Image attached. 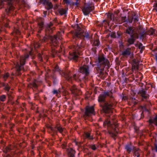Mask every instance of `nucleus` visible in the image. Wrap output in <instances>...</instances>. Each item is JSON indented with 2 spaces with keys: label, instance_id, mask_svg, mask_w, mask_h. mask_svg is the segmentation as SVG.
Here are the masks:
<instances>
[{
  "label": "nucleus",
  "instance_id": "obj_21",
  "mask_svg": "<svg viewBox=\"0 0 157 157\" xmlns=\"http://www.w3.org/2000/svg\"><path fill=\"white\" fill-rule=\"evenodd\" d=\"M125 147L127 152L129 153L131 152L132 150H133L135 148L131 144L126 145Z\"/></svg>",
  "mask_w": 157,
  "mask_h": 157
},
{
  "label": "nucleus",
  "instance_id": "obj_48",
  "mask_svg": "<svg viewBox=\"0 0 157 157\" xmlns=\"http://www.w3.org/2000/svg\"><path fill=\"white\" fill-rule=\"evenodd\" d=\"M38 57L40 60V61H42V56L40 54H39Z\"/></svg>",
  "mask_w": 157,
  "mask_h": 157
},
{
  "label": "nucleus",
  "instance_id": "obj_62",
  "mask_svg": "<svg viewBox=\"0 0 157 157\" xmlns=\"http://www.w3.org/2000/svg\"><path fill=\"white\" fill-rule=\"evenodd\" d=\"M55 2H56V1L57 0H53Z\"/></svg>",
  "mask_w": 157,
  "mask_h": 157
},
{
  "label": "nucleus",
  "instance_id": "obj_2",
  "mask_svg": "<svg viewBox=\"0 0 157 157\" xmlns=\"http://www.w3.org/2000/svg\"><path fill=\"white\" fill-rule=\"evenodd\" d=\"M103 124L104 126H107L109 134L112 137L115 138L117 133L118 125L114 120V119L111 121L106 120L104 122Z\"/></svg>",
  "mask_w": 157,
  "mask_h": 157
},
{
  "label": "nucleus",
  "instance_id": "obj_43",
  "mask_svg": "<svg viewBox=\"0 0 157 157\" xmlns=\"http://www.w3.org/2000/svg\"><path fill=\"white\" fill-rule=\"evenodd\" d=\"M89 147L94 150H95L97 149V148L95 145L94 144L90 145Z\"/></svg>",
  "mask_w": 157,
  "mask_h": 157
},
{
  "label": "nucleus",
  "instance_id": "obj_20",
  "mask_svg": "<svg viewBox=\"0 0 157 157\" xmlns=\"http://www.w3.org/2000/svg\"><path fill=\"white\" fill-rule=\"evenodd\" d=\"M140 152L141 151L139 149L135 147L133 150V155L135 157H139Z\"/></svg>",
  "mask_w": 157,
  "mask_h": 157
},
{
  "label": "nucleus",
  "instance_id": "obj_30",
  "mask_svg": "<svg viewBox=\"0 0 157 157\" xmlns=\"http://www.w3.org/2000/svg\"><path fill=\"white\" fill-rule=\"evenodd\" d=\"M126 17H122L121 18V20H119V21H117V23H118L119 24H121L122 22H125L126 21Z\"/></svg>",
  "mask_w": 157,
  "mask_h": 157
},
{
  "label": "nucleus",
  "instance_id": "obj_3",
  "mask_svg": "<svg viewBox=\"0 0 157 157\" xmlns=\"http://www.w3.org/2000/svg\"><path fill=\"white\" fill-rule=\"evenodd\" d=\"M14 0H0V9L6 8V14L10 16L14 8Z\"/></svg>",
  "mask_w": 157,
  "mask_h": 157
},
{
  "label": "nucleus",
  "instance_id": "obj_56",
  "mask_svg": "<svg viewBox=\"0 0 157 157\" xmlns=\"http://www.w3.org/2000/svg\"><path fill=\"white\" fill-rule=\"evenodd\" d=\"M57 20L56 18H55L53 20V21L54 22H57Z\"/></svg>",
  "mask_w": 157,
  "mask_h": 157
},
{
  "label": "nucleus",
  "instance_id": "obj_42",
  "mask_svg": "<svg viewBox=\"0 0 157 157\" xmlns=\"http://www.w3.org/2000/svg\"><path fill=\"white\" fill-rule=\"evenodd\" d=\"M76 2H73V5H75L77 6H78L79 5V3L80 0H75Z\"/></svg>",
  "mask_w": 157,
  "mask_h": 157
},
{
  "label": "nucleus",
  "instance_id": "obj_40",
  "mask_svg": "<svg viewBox=\"0 0 157 157\" xmlns=\"http://www.w3.org/2000/svg\"><path fill=\"white\" fill-rule=\"evenodd\" d=\"M9 74L8 73H7L5 74L3 76V78L4 80L6 81L9 77Z\"/></svg>",
  "mask_w": 157,
  "mask_h": 157
},
{
  "label": "nucleus",
  "instance_id": "obj_50",
  "mask_svg": "<svg viewBox=\"0 0 157 157\" xmlns=\"http://www.w3.org/2000/svg\"><path fill=\"white\" fill-rule=\"evenodd\" d=\"M138 17H136L134 18V22H136L138 21Z\"/></svg>",
  "mask_w": 157,
  "mask_h": 157
},
{
  "label": "nucleus",
  "instance_id": "obj_63",
  "mask_svg": "<svg viewBox=\"0 0 157 157\" xmlns=\"http://www.w3.org/2000/svg\"><path fill=\"white\" fill-rule=\"evenodd\" d=\"M56 53L57 52L56 51H55Z\"/></svg>",
  "mask_w": 157,
  "mask_h": 157
},
{
  "label": "nucleus",
  "instance_id": "obj_53",
  "mask_svg": "<svg viewBox=\"0 0 157 157\" xmlns=\"http://www.w3.org/2000/svg\"><path fill=\"white\" fill-rule=\"evenodd\" d=\"M7 94L9 98L10 99L11 97V95L9 93H7Z\"/></svg>",
  "mask_w": 157,
  "mask_h": 157
},
{
  "label": "nucleus",
  "instance_id": "obj_25",
  "mask_svg": "<svg viewBox=\"0 0 157 157\" xmlns=\"http://www.w3.org/2000/svg\"><path fill=\"white\" fill-rule=\"evenodd\" d=\"M2 85L4 87V90L9 92L10 87L9 86L8 84L6 83H2Z\"/></svg>",
  "mask_w": 157,
  "mask_h": 157
},
{
  "label": "nucleus",
  "instance_id": "obj_57",
  "mask_svg": "<svg viewBox=\"0 0 157 157\" xmlns=\"http://www.w3.org/2000/svg\"><path fill=\"white\" fill-rule=\"evenodd\" d=\"M155 9L156 10V11H157V3L155 5Z\"/></svg>",
  "mask_w": 157,
  "mask_h": 157
},
{
  "label": "nucleus",
  "instance_id": "obj_45",
  "mask_svg": "<svg viewBox=\"0 0 157 157\" xmlns=\"http://www.w3.org/2000/svg\"><path fill=\"white\" fill-rule=\"evenodd\" d=\"M133 18L131 17H128V21L130 23H132L133 20Z\"/></svg>",
  "mask_w": 157,
  "mask_h": 157
},
{
  "label": "nucleus",
  "instance_id": "obj_33",
  "mask_svg": "<svg viewBox=\"0 0 157 157\" xmlns=\"http://www.w3.org/2000/svg\"><path fill=\"white\" fill-rule=\"evenodd\" d=\"M67 12V11L64 9L62 8L59 10V13L61 15H63L65 14Z\"/></svg>",
  "mask_w": 157,
  "mask_h": 157
},
{
  "label": "nucleus",
  "instance_id": "obj_6",
  "mask_svg": "<svg viewBox=\"0 0 157 157\" xmlns=\"http://www.w3.org/2000/svg\"><path fill=\"white\" fill-rule=\"evenodd\" d=\"M97 67L101 71H103L105 67L107 66L109 67V63L108 60L103 56H100L98 57L97 62Z\"/></svg>",
  "mask_w": 157,
  "mask_h": 157
},
{
  "label": "nucleus",
  "instance_id": "obj_1",
  "mask_svg": "<svg viewBox=\"0 0 157 157\" xmlns=\"http://www.w3.org/2000/svg\"><path fill=\"white\" fill-rule=\"evenodd\" d=\"M112 93L111 91H107L104 92L103 94H100L98 98L99 102L102 103L100 104V106L102 108L104 112L106 113H112V108L114 106V104L111 101L105 102V100L107 96L112 97Z\"/></svg>",
  "mask_w": 157,
  "mask_h": 157
},
{
  "label": "nucleus",
  "instance_id": "obj_22",
  "mask_svg": "<svg viewBox=\"0 0 157 157\" xmlns=\"http://www.w3.org/2000/svg\"><path fill=\"white\" fill-rule=\"evenodd\" d=\"M2 19H3V23L4 24V25L5 27H9V19H7V17L6 16H5L4 17H2Z\"/></svg>",
  "mask_w": 157,
  "mask_h": 157
},
{
  "label": "nucleus",
  "instance_id": "obj_5",
  "mask_svg": "<svg viewBox=\"0 0 157 157\" xmlns=\"http://www.w3.org/2000/svg\"><path fill=\"white\" fill-rule=\"evenodd\" d=\"M84 47V44H82L80 45H78L76 46L74 45V48L75 50L73 52L70 53V58L75 61H77L79 56L80 55V53L78 51L83 50Z\"/></svg>",
  "mask_w": 157,
  "mask_h": 157
},
{
  "label": "nucleus",
  "instance_id": "obj_58",
  "mask_svg": "<svg viewBox=\"0 0 157 157\" xmlns=\"http://www.w3.org/2000/svg\"><path fill=\"white\" fill-rule=\"evenodd\" d=\"M126 99H127V97H124L123 98V100H125Z\"/></svg>",
  "mask_w": 157,
  "mask_h": 157
},
{
  "label": "nucleus",
  "instance_id": "obj_31",
  "mask_svg": "<svg viewBox=\"0 0 157 157\" xmlns=\"http://www.w3.org/2000/svg\"><path fill=\"white\" fill-rule=\"evenodd\" d=\"M137 31L138 33L142 36H144V32L143 33H141L142 31V28L141 27H139L137 29Z\"/></svg>",
  "mask_w": 157,
  "mask_h": 157
},
{
  "label": "nucleus",
  "instance_id": "obj_4",
  "mask_svg": "<svg viewBox=\"0 0 157 157\" xmlns=\"http://www.w3.org/2000/svg\"><path fill=\"white\" fill-rule=\"evenodd\" d=\"M75 28L76 29L75 32H73L74 38H82L84 37L87 39H90L92 38L93 34L88 32H83L81 30L80 27L78 24H77L75 25Z\"/></svg>",
  "mask_w": 157,
  "mask_h": 157
},
{
  "label": "nucleus",
  "instance_id": "obj_7",
  "mask_svg": "<svg viewBox=\"0 0 157 157\" xmlns=\"http://www.w3.org/2000/svg\"><path fill=\"white\" fill-rule=\"evenodd\" d=\"M61 75L69 82H71L72 79H74L75 81L77 82L80 81L81 79V78L80 77L81 75L80 73L74 74L73 75V78L70 75V73L68 72H62Z\"/></svg>",
  "mask_w": 157,
  "mask_h": 157
},
{
  "label": "nucleus",
  "instance_id": "obj_9",
  "mask_svg": "<svg viewBox=\"0 0 157 157\" xmlns=\"http://www.w3.org/2000/svg\"><path fill=\"white\" fill-rule=\"evenodd\" d=\"M52 25V24H51V25H48L46 28L45 30V36L43 39L41 40V42L42 43L47 42L48 40L49 39V38L51 36L50 35L53 32V29L51 28Z\"/></svg>",
  "mask_w": 157,
  "mask_h": 157
},
{
  "label": "nucleus",
  "instance_id": "obj_23",
  "mask_svg": "<svg viewBox=\"0 0 157 157\" xmlns=\"http://www.w3.org/2000/svg\"><path fill=\"white\" fill-rule=\"evenodd\" d=\"M75 151L72 148H70L69 150L68 155L69 157H75Z\"/></svg>",
  "mask_w": 157,
  "mask_h": 157
},
{
  "label": "nucleus",
  "instance_id": "obj_27",
  "mask_svg": "<svg viewBox=\"0 0 157 157\" xmlns=\"http://www.w3.org/2000/svg\"><path fill=\"white\" fill-rule=\"evenodd\" d=\"M94 39L93 45L95 46H98L100 44V42L98 39L97 37Z\"/></svg>",
  "mask_w": 157,
  "mask_h": 157
},
{
  "label": "nucleus",
  "instance_id": "obj_44",
  "mask_svg": "<svg viewBox=\"0 0 157 157\" xmlns=\"http://www.w3.org/2000/svg\"><path fill=\"white\" fill-rule=\"evenodd\" d=\"M63 3L67 5H69L70 3V0H63Z\"/></svg>",
  "mask_w": 157,
  "mask_h": 157
},
{
  "label": "nucleus",
  "instance_id": "obj_46",
  "mask_svg": "<svg viewBox=\"0 0 157 157\" xmlns=\"http://www.w3.org/2000/svg\"><path fill=\"white\" fill-rule=\"evenodd\" d=\"M14 32L15 33H16L17 35H19L20 33V32L19 30L17 29H15L14 30Z\"/></svg>",
  "mask_w": 157,
  "mask_h": 157
},
{
  "label": "nucleus",
  "instance_id": "obj_24",
  "mask_svg": "<svg viewBox=\"0 0 157 157\" xmlns=\"http://www.w3.org/2000/svg\"><path fill=\"white\" fill-rule=\"evenodd\" d=\"M38 24L39 29L38 32L39 33H40L44 27V23L42 21L38 22Z\"/></svg>",
  "mask_w": 157,
  "mask_h": 157
},
{
  "label": "nucleus",
  "instance_id": "obj_19",
  "mask_svg": "<svg viewBox=\"0 0 157 157\" xmlns=\"http://www.w3.org/2000/svg\"><path fill=\"white\" fill-rule=\"evenodd\" d=\"M139 93L141 96L144 99H147L148 98V95L146 93L145 91L144 90H140Z\"/></svg>",
  "mask_w": 157,
  "mask_h": 157
},
{
  "label": "nucleus",
  "instance_id": "obj_52",
  "mask_svg": "<svg viewBox=\"0 0 157 157\" xmlns=\"http://www.w3.org/2000/svg\"><path fill=\"white\" fill-rule=\"evenodd\" d=\"M133 102L134 105H136L137 103V101H136L135 99H134L133 100Z\"/></svg>",
  "mask_w": 157,
  "mask_h": 157
},
{
  "label": "nucleus",
  "instance_id": "obj_29",
  "mask_svg": "<svg viewBox=\"0 0 157 157\" xmlns=\"http://www.w3.org/2000/svg\"><path fill=\"white\" fill-rule=\"evenodd\" d=\"M150 123L151 124H154L157 126V116H156L154 120H150Z\"/></svg>",
  "mask_w": 157,
  "mask_h": 157
},
{
  "label": "nucleus",
  "instance_id": "obj_39",
  "mask_svg": "<svg viewBox=\"0 0 157 157\" xmlns=\"http://www.w3.org/2000/svg\"><path fill=\"white\" fill-rule=\"evenodd\" d=\"M47 5L48 6V9H51L52 7V3L50 2H47Z\"/></svg>",
  "mask_w": 157,
  "mask_h": 157
},
{
  "label": "nucleus",
  "instance_id": "obj_28",
  "mask_svg": "<svg viewBox=\"0 0 157 157\" xmlns=\"http://www.w3.org/2000/svg\"><path fill=\"white\" fill-rule=\"evenodd\" d=\"M84 137L85 139L87 138L89 139H93V138L91 137L90 133L88 132L85 133Z\"/></svg>",
  "mask_w": 157,
  "mask_h": 157
},
{
  "label": "nucleus",
  "instance_id": "obj_14",
  "mask_svg": "<svg viewBox=\"0 0 157 157\" xmlns=\"http://www.w3.org/2000/svg\"><path fill=\"white\" fill-rule=\"evenodd\" d=\"M125 32L129 34L130 36H134L136 38H138V34L136 33L135 28L133 27H129L126 29Z\"/></svg>",
  "mask_w": 157,
  "mask_h": 157
},
{
  "label": "nucleus",
  "instance_id": "obj_18",
  "mask_svg": "<svg viewBox=\"0 0 157 157\" xmlns=\"http://www.w3.org/2000/svg\"><path fill=\"white\" fill-rule=\"evenodd\" d=\"M138 38H136L134 36H131L130 37L128 38L127 40L128 42L127 45L129 46L130 45L133 44L134 43L135 39H137Z\"/></svg>",
  "mask_w": 157,
  "mask_h": 157
},
{
  "label": "nucleus",
  "instance_id": "obj_26",
  "mask_svg": "<svg viewBox=\"0 0 157 157\" xmlns=\"http://www.w3.org/2000/svg\"><path fill=\"white\" fill-rule=\"evenodd\" d=\"M136 46L138 47V48L140 49V52L142 53V51L144 49V47L143 46L142 44L140 43L139 44L135 45Z\"/></svg>",
  "mask_w": 157,
  "mask_h": 157
},
{
  "label": "nucleus",
  "instance_id": "obj_59",
  "mask_svg": "<svg viewBox=\"0 0 157 157\" xmlns=\"http://www.w3.org/2000/svg\"><path fill=\"white\" fill-rule=\"evenodd\" d=\"M155 150L157 152V146L156 145L155 146Z\"/></svg>",
  "mask_w": 157,
  "mask_h": 157
},
{
  "label": "nucleus",
  "instance_id": "obj_47",
  "mask_svg": "<svg viewBox=\"0 0 157 157\" xmlns=\"http://www.w3.org/2000/svg\"><path fill=\"white\" fill-rule=\"evenodd\" d=\"M111 36L113 38H115L116 36V33L114 32H112L111 33Z\"/></svg>",
  "mask_w": 157,
  "mask_h": 157
},
{
  "label": "nucleus",
  "instance_id": "obj_12",
  "mask_svg": "<svg viewBox=\"0 0 157 157\" xmlns=\"http://www.w3.org/2000/svg\"><path fill=\"white\" fill-rule=\"evenodd\" d=\"M78 71L84 75L85 76H88L90 72L89 66L86 65L84 64L81 66L78 69Z\"/></svg>",
  "mask_w": 157,
  "mask_h": 157
},
{
  "label": "nucleus",
  "instance_id": "obj_11",
  "mask_svg": "<svg viewBox=\"0 0 157 157\" xmlns=\"http://www.w3.org/2000/svg\"><path fill=\"white\" fill-rule=\"evenodd\" d=\"M54 94H56L58 98L60 97V94L62 92L63 95L65 96V98L67 99L69 98L68 93L66 90H64L63 87L62 89H59L58 90H54L52 92Z\"/></svg>",
  "mask_w": 157,
  "mask_h": 157
},
{
  "label": "nucleus",
  "instance_id": "obj_17",
  "mask_svg": "<svg viewBox=\"0 0 157 157\" xmlns=\"http://www.w3.org/2000/svg\"><path fill=\"white\" fill-rule=\"evenodd\" d=\"M132 53V49L130 48H128L124 49L122 52V55L124 57H127Z\"/></svg>",
  "mask_w": 157,
  "mask_h": 157
},
{
  "label": "nucleus",
  "instance_id": "obj_8",
  "mask_svg": "<svg viewBox=\"0 0 157 157\" xmlns=\"http://www.w3.org/2000/svg\"><path fill=\"white\" fill-rule=\"evenodd\" d=\"M29 57V55L28 54L25 55L24 56L20 57V64L18 62H17L15 66L17 72V75H20L19 72L23 68L22 67L25 64L26 59L28 58Z\"/></svg>",
  "mask_w": 157,
  "mask_h": 157
},
{
  "label": "nucleus",
  "instance_id": "obj_15",
  "mask_svg": "<svg viewBox=\"0 0 157 157\" xmlns=\"http://www.w3.org/2000/svg\"><path fill=\"white\" fill-rule=\"evenodd\" d=\"M94 9V6L92 5L85 4L82 9V11L85 15H87Z\"/></svg>",
  "mask_w": 157,
  "mask_h": 157
},
{
  "label": "nucleus",
  "instance_id": "obj_36",
  "mask_svg": "<svg viewBox=\"0 0 157 157\" xmlns=\"http://www.w3.org/2000/svg\"><path fill=\"white\" fill-rule=\"evenodd\" d=\"M11 149L10 147H6L3 151L4 152L6 153L10 151L11 150Z\"/></svg>",
  "mask_w": 157,
  "mask_h": 157
},
{
  "label": "nucleus",
  "instance_id": "obj_16",
  "mask_svg": "<svg viewBox=\"0 0 157 157\" xmlns=\"http://www.w3.org/2000/svg\"><path fill=\"white\" fill-rule=\"evenodd\" d=\"M50 128L54 134H56L58 131L60 133L62 134V132L64 129V128H62L60 126H56L54 128L52 127H50Z\"/></svg>",
  "mask_w": 157,
  "mask_h": 157
},
{
  "label": "nucleus",
  "instance_id": "obj_10",
  "mask_svg": "<svg viewBox=\"0 0 157 157\" xmlns=\"http://www.w3.org/2000/svg\"><path fill=\"white\" fill-rule=\"evenodd\" d=\"M95 114L94 106H87L85 108V111L83 117L85 118H86L87 117L91 116L92 115H94Z\"/></svg>",
  "mask_w": 157,
  "mask_h": 157
},
{
  "label": "nucleus",
  "instance_id": "obj_60",
  "mask_svg": "<svg viewBox=\"0 0 157 157\" xmlns=\"http://www.w3.org/2000/svg\"><path fill=\"white\" fill-rule=\"evenodd\" d=\"M155 57H156V59H157V53L155 55Z\"/></svg>",
  "mask_w": 157,
  "mask_h": 157
},
{
  "label": "nucleus",
  "instance_id": "obj_51",
  "mask_svg": "<svg viewBox=\"0 0 157 157\" xmlns=\"http://www.w3.org/2000/svg\"><path fill=\"white\" fill-rule=\"evenodd\" d=\"M66 144H63L62 146V148L63 149H66Z\"/></svg>",
  "mask_w": 157,
  "mask_h": 157
},
{
  "label": "nucleus",
  "instance_id": "obj_32",
  "mask_svg": "<svg viewBox=\"0 0 157 157\" xmlns=\"http://www.w3.org/2000/svg\"><path fill=\"white\" fill-rule=\"evenodd\" d=\"M70 90L73 94L75 93L76 92V91H77L76 86L75 85L71 86L70 88Z\"/></svg>",
  "mask_w": 157,
  "mask_h": 157
},
{
  "label": "nucleus",
  "instance_id": "obj_61",
  "mask_svg": "<svg viewBox=\"0 0 157 157\" xmlns=\"http://www.w3.org/2000/svg\"><path fill=\"white\" fill-rule=\"evenodd\" d=\"M29 53H30V54H31V52H29Z\"/></svg>",
  "mask_w": 157,
  "mask_h": 157
},
{
  "label": "nucleus",
  "instance_id": "obj_41",
  "mask_svg": "<svg viewBox=\"0 0 157 157\" xmlns=\"http://www.w3.org/2000/svg\"><path fill=\"white\" fill-rule=\"evenodd\" d=\"M114 15L113 14L109 13L108 15V17L110 20H111L113 17Z\"/></svg>",
  "mask_w": 157,
  "mask_h": 157
},
{
  "label": "nucleus",
  "instance_id": "obj_38",
  "mask_svg": "<svg viewBox=\"0 0 157 157\" xmlns=\"http://www.w3.org/2000/svg\"><path fill=\"white\" fill-rule=\"evenodd\" d=\"M40 44L39 42H35L34 43V46L35 48L39 47L40 46Z\"/></svg>",
  "mask_w": 157,
  "mask_h": 157
},
{
  "label": "nucleus",
  "instance_id": "obj_13",
  "mask_svg": "<svg viewBox=\"0 0 157 157\" xmlns=\"http://www.w3.org/2000/svg\"><path fill=\"white\" fill-rule=\"evenodd\" d=\"M61 38L60 33H58L56 35H54L53 36H51L49 39H50L51 41V45L56 47L58 44V39L61 40Z\"/></svg>",
  "mask_w": 157,
  "mask_h": 157
},
{
  "label": "nucleus",
  "instance_id": "obj_37",
  "mask_svg": "<svg viewBox=\"0 0 157 157\" xmlns=\"http://www.w3.org/2000/svg\"><path fill=\"white\" fill-rule=\"evenodd\" d=\"M77 90L78 91H76V92L74 93V94L75 95L77 96H78L81 95L82 94V92L81 91V90L78 89H77Z\"/></svg>",
  "mask_w": 157,
  "mask_h": 157
},
{
  "label": "nucleus",
  "instance_id": "obj_49",
  "mask_svg": "<svg viewBox=\"0 0 157 157\" xmlns=\"http://www.w3.org/2000/svg\"><path fill=\"white\" fill-rule=\"evenodd\" d=\"M55 71H59V67L57 66H56L55 68Z\"/></svg>",
  "mask_w": 157,
  "mask_h": 157
},
{
  "label": "nucleus",
  "instance_id": "obj_34",
  "mask_svg": "<svg viewBox=\"0 0 157 157\" xmlns=\"http://www.w3.org/2000/svg\"><path fill=\"white\" fill-rule=\"evenodd\" d=\"M155 30L153 29H150L148 33V34L149 35H153L154 34Z\"/></svg>",
  "mask_w": 157,
  "mask_h": 157
},
{
  "label": "nucleus",
  "instance_id": "obj_55",
  "mask_svg": "<svg viewBox=\"0 0 157 157\" xmlns=\"http://www.w3.org/2000/svg\"><path fill=\"white\" fill-rule=\"evenodd\" d=\"M44 16L45 17L47 14V11H44Z\"/></svg>",
  "mask_w": 157,
  "mask_h": 157
},
{
  "label": "nucleus",
  "instance_id": "obj_35",
  "mask_svg": "<svg viewBox=\"0 0 157 157\" xmlns=\"http://www.w3.org/2000/svg\"><path fill=\"white\" fill-rule=\"evenodd\" d=\"M6 99V96L3 95L0 96V100L2 101H4Z\"/></svg>",
  "mask_w": 157,
  "mask_h": 157
},
{
  "label": "nucleus",
  "instance_id": "obj_54",
  "mask_svg": "<svg viewBox=\"0 0 157 157\" xmlns=\"http://www.w3.org/2000/svg\"><path fill=\"white\" fill-rule=\"evenodd\" d=\"M37 85L35 83H34L33 84V86L35 88H36L37 87Z\"/></svg>",
  "mask_w": 157,
  "mask_h": 157
}]
</instances>
